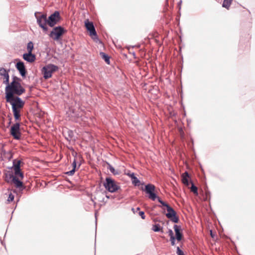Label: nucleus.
<instances>
[{
  "label": "nucleus",
  "instance_id": "obj_1",
  "mask_svg": "<svg viewBox=\"0 0 255 255\" xmlns=\"http://www.w3.org/2000/svg\"><path fill=\"white\" fill-rule=\"evenodd\" d=\"M5 99L6 102L9 103L12 106L15 119L16 120H19L20 117V113L23 108L24 102L18 97L11 95L10 93L7 94V96H5Z\"/></svg>",
  "mask_w": 255,
  "mask_h": 255
},
{
  "label": "nucleus",
  "instance_id": "obj_8",
  "mask_svg": "<svg viewBox=\"0 0 255 255\" xmlns=\"http://www.w3.org/2000/svg\"><path fill=\"white\" fill-rule=\"evenodd\" d=\"M64 29L61 26L55 27L50 34V36L54 40H57L64 33Z\"/></svg>",
  "mask_w": 255,
  "mask_h": 255
},
{
  "label": "nucleus",
  "instance_id": "obj_13",
  "mask_svg": "<svg viewBox=\"0 0 255 255\" xmlns=\"http://www.w3.org/2000/svg\"><path fill=\"white\" fill-rule=\"evenodd\" d=\"M23 58L25 61L29 63H32L35 60L36 57L35 55L33 54L32 53L27 52V53L23 54Z\"/></svg>",
  "mask_w": 255,
  "mask_h": 255
},
{
  "label": "nucleus",
  "instance_id": "obj_17",
  "mask_svg": "<svg viewBox=\"0 0 255 255\" xmlns=\"http://www.w3.org/2000/svg\"><path fill=\"white\" fill-rule=\"evenodd\" d=\"M154 190L155 186L153 185L149 184L145 186V191L147 194L151 193L154 192Z\"/></svg>",
  "mask_w": 255,
  "mask_h": 255
},
{
  "label": "nucleus",
  "instance_id": "obj_3",
  "mask_svg": "<svg viewBox=\"0 0 255 255\" xmlns=\"http://www.w3.org/2000/svg\"><path fill=\"white\" fill-rule=\"evenodd\" d=\"M158 201L160 203H161L162 206L166 208L167 213L166 214V216L167 218L169 219L174 223H178L179 219L178 217L176 216V213L174 210V209L165 202L162 201L160 198H158Z\"/></svg>",
  "mask_w": 255,
  "mask_h": 255
},
{
  "label": "nucleus",
  "instance_id": "obj_6",
  "mask_svg": "<svg viewBox=\"0 0 255 255\" xmlns=\"http://www.w3.org/2000/svg\"><path fill=\"white\" fill-rule=\"evenodd\" d=\"M35 16L37 19V22L43 30L45 31L47 30L46 24H47V19L45 14H41L39 12H35Z\"/></svg>",
  "mask_w": 255,
  "mask_h": 255
},
{
  "label": "nucleus",
  "instance_id": "obj_38",
  "mask_svg": "<svg viewBox=\"0 0 255 255\" xmlns=\"http://www.w3.org/2000/svg\"><path fill=\"white\" fill-rule=\"evenodd\" d=\"M132 210L133 211V212H134V209H133V208H132Z\"/></svg>",
  "mask_w": 255,
  "mask_h": 255
},
{
  "label": "nucleus",
  "instance_id": "obj_31",
  "mask_svg": "<svg viewBox=\"0 0 255 255\" xmlns=\"http://www.w3.org/2000/svg\"><path fill=\"white\" fill-rule=\"evenodd\" d=\"M139 215L141 217L142 219H144L145 218L144 213L143 211L139 212Z\"/></svg>",
  "mask_w": 255,
  "mask_h": 255
},
{
  "label": "nucleus",
  "instance_id": "obj_32",
  "mask_svg": "<svg viewBox=\"0 0 255 255\" xmlns=\"http://www.w3.org/2000/svg\"><path fill=\"white\" fill-rule=\"evenodd\" d=\"M75 169H74V168H73V169L71 170V171L67 172V174L69 175H72L75 173Z\"/></svg>",
  "mask_w": 255,
  "mask_h": 255
},
{
  "label": "nucleus",
  "instance_id": "obj_9",
  "mask_svg": "<svg viewBox=\"0 0 255 255\" xmlns=\"http://www.w3.org/2000/svg\"><path fill=\"white\" fill-rule=\"evenodd\" d=\"M59 13L58 11H55L51 14L47 19V24L51 27L55 25L59 20Z\"/></svg>",
  "mask_w": 255,
  "mask_h": 255
},
{
  "label": "nucleus",
  "instance_id": "obj_7",
  "mask_svg": "<svg viewBox=\"0 0 255 255\" xmlns=\"http://www.w3.org/2000/svg\"><path fill=\"white\" fill-rule=\"evenodd\" d=\"M85 25L87 30L89 32L90 36L93 39H97V35L93 22L87 19L85 21Z\"/></svg>",
  "mask_w": 255,
  "mask_h": 255
},
{
  "label": "nucleus",
  "instance_id": "obj_29",
  "mask_svg": "<svg viewBox=\"0 0 255 255\" xmlns=\"http://www.w3.org/2000/svg\"><path fill=\"white\" fill-rule=\"evenodd\" d=\"M177 254L178 255H184V253L180 249L179 247L177 248Z\"/></svg>",
  "mask_w": 255,
  "mask_h": 255
},
{
  "label": "nucleus",
  "instance_id": "obj_26",
  "mask_svg": "<svg viewBox=\"0 0 255 255\" xmlns=\"http://www.w3.org/2000/svg\"><path fill=\"white\" fill-rule=\"evenodd\" d=\"M191 191L193 192L194 194H197V188L193 184V183H192V186L191 187Z\"/></svg>",
  "mask_w": 255,
  "mask_h": 255
},
{
  "label": "nucleus",
  "instance_id": "obj_27",
  "mask_svg": "<svg viewBox=\"0 0 255 255\" xmlns=\"http://www.w3.org/2000/svg\"><path fill=\"white\" fill-rule=\"evenodd\" d=\"M7 74H8V73L6 72V71L4 69L1 68L0 69V75L3 76Z\"/></svg>",
  "mask_w": 255,
  "mask_h": 255
},
{
  "label": "nucleus",
  "instance_id": "obj_19",
  "mask_svg": "<svg viewBox=\"0 0 255 255\" xmlns=\"http://www.w3.org/2000/svg\"><path fill=\"white\" fill-rule=\"evenodd\" d=\"M100 55L102 56V57L103 58V59L105 60V62L109 64H110V59H109V57L104 52H101L100 53Z\"/></svg>",
  "mask_w": 255,
  "mask_h": 255
},
{
  "label": "nucleus",
  "instance_id": "obj_2",
  "mask_svg": "<svg viewBox=\"0 0 255 255\" xmlns=\"http://www.w3.org/2000/svg\"><path fill=\"white\" fill-rule=\"evenodd\" d=\"M20 81L19 79L16 77L13 79L12 82L8 84L5 88V96H7L9 93L11 95L15 94L19 96L25 92V89L21 85Z\"/></svg>",
  "mask_w": 255,
  "mask_h": 255
},
{
  "label": "nucleus",
  "instance_id": "obj_5",
  "mask_svg": "<svg viewBox=\"0 0 255 255\" xmlns=\"http://www.w3.org/2000/svg\"><path fill=\"white\" fill-rule=\"evenodd\" d=\"M58 70V67L53 64H48L42 69L43 77L45 79H48L52 76V73Z\"/></svg>",
  "mask_w": 255,
  "mask_h": 255
},
{
  "label": "nucleus",
  "instance_id": "obj_14",
  "mask_svg": "<svg viewBox=\"0 0 255 255\" xmlns=\"http://www.w3.org/2000/svg\"><path fill=\"white\" fill-rule=\"evenodd\" d=\"M174 229L175 232L176 239L178 241H180L182 238V234L180 232V227L176 225H175L174 226Z\"/></svg>",
  "mask_w": 255,
  "mask_h": 255
},
{
  "label": "nucleus",
  "instance_id": "obj_20",
  "mask_svg": "<svg viewBox=\"0 0 255 255\" xmlns=\"http://www.w3.org/2000/svg\"><path fill=\"white\" fill-rule=\"evenodd\" d=\"M233 0H224L223 3V6L229 8Z\"/></svg>",
  "mask_w": 255,
  "mask_h": 255
},
{
  "label": "nucleus",
  "instance_id": "obj_25",
  "mask_svg": "<svg viewBox=\"0 0 255 255\" xmlns=\"http://www.w3.org/2000/svg\"><path fill=\"white\" fill-rule=\"evenodd\" d=\"M132 182L135 185H137L139 183V180L135 176V175L131 178Z\"/></svg>",
  "mask_w": 255,
  "mask_h": 255
},
{
  "label": "nucleus",
  "instance_id": "obj_23",
  "mask_svg": "<svg viewBox=\"0 0 255 255\" xmlns=\"http://www.w3.org/2000/svg\"><path fill=\"white\" fill-rule=\"evenodd\" d=\"M149 198L151 200L154 201L156 198L158 199V197L156 195L154 192H152L149 194Z\"/></svg>",
  "mask_w": 255,
  "mask_h": 255
},
{
  "label": "nucleus",
  "instance_id": "obj_18",
  "mask_svg": "<svg viewBox=\"0 0 255 255\" xmlns=\"http://www.w3.org/2000/svg\"><path fill=\"white\" fill-rule=\"evenodd\" d=\"M162 228L159 224L153 225L152 227V230L154 232L161 231L162 232Z\"/></svg>",
  "mask_w": 255,
  "mask_h": 255
},
{
  "label": "nucleus",
  "instance_id": "obj_37",
  "mask_svg": "<svg viewBox=\"0 0 255 255\" xmlns=\"http://www.w3.org/2000/svg\"><path fill=\"white\" fill-rule=\"evenodd\" d=\"M139 210H140V208H139V207H137V208H136V210H137V211H139Z\"/></svg>",
  "mask_w": 255,
  "mask_h": 255
},
{
  "label": "nucleus",
  "instance_id": "obj_24",
  "mask_svg": "<svg viewBox=\"0 0 255 255\" xmlns=\"http://www.w3.org/2000/svg\"><path fill=\"white\" fill-rule=\"evenodd\" d=\"M108 169L114 175L118 174V172L115 170L114 168L112 165L109 164Z\"/></svg>",
  "mask_w": 255,
  "mask_h": 255
},
{
  "label": "nucleus",
  "instance_id": "obj_36",
  "mask_svg": "<svg viewBox=\"0 0 255 255\" xmlns=\"http://www.w3.org/2000/svg\"><path fill=\"white\" fill-rule=\"evenodd\" d=\"M11 175H12L9 174V177H8V175H7V174H6V176H5V180H7V181H9V179H10L9 178L10 176H11Z\"/></svg>",
  "mask_w": 255,
  "mask_h": 255
},
{
  "label": "nucleus",
  "instance_id": "obj_15",
  "mask_svg": "<svg viewBox=\"0 0 255 255\" xmlns=\"http://www.w3.org/2000/svg\"><path fill=\"white\" fill-rule=\"evenodd\" d=\"M10 179H12V182L15 184V186L17 188H19L22 186V182L19 181L16 177L13 175L10 176Z\"/></svg>",
  "mask_w": 255,
  "mask_h": 255
},
{
  "label": "nucleus",
  "instance_id": "obj_34",
  "mask_svg": "<svg viewBox=\"0 0 255 255\" xmlns=\"http://www.w3.org/2000/svg\"><path fill=\"white\" fill-rule=\"evenodd\" d=\"M170 241L171 243V245L174 246L175 245V238H172L170 239Z\"/></svg>",
  "mask_w": 255,
  "mask_h": 255
},
{
  "label": "nucleus",
  "instance_id": "obj_16",
  "mask_svg": "<svg viewBox=\"0 0 255 255\" xmlns=\"http://www.w3.org/2000/svg\"><path fill=\"white\" fill-rule=\"evenodd\" d=\"M189 174L188 172H185L182 175V181L183 184L188 186L189 185Z\"/></svg>",
  "mask_w": 255,
  "mask_h": 255
},
{
  "label": "nucleus",
  "instance_id": "obj_22",
  "mask_svg": "<svg viewBox=\"0 0 255 255\" xmlns=\"http://www.w3.org/2000/svg\"><path fill=\"white\" fill-rule=\"evenodd\" d=\"M3 83L5 84H7V85H8V84H9L8 74L3 76Z\"/></svg>",
  "mask_w": 255,
  "mask_h": 255
},
{
  "label": "nucleus",
  "instance_id": "obj_28",
  "mask_svg": "<svg viewBox=\"0 0 255 255\" xmlns=\"http://www.w3.org/2000/svg\"><path fill=\"white\" fill-rule=\"evenodd\" d=\"M125 174L130 177L131 179L134 176V174L133 173H131L129 171H128L127 172L125 171Z\"/></svg>",
  "mask_w": 255,
  "mask_h": 255
},
{
  "label": "nucleus",
  "instance_id": "obj_30",
  "mask_svg": "<svg viewBox=\"0 0 255 255\" xmlns=\"http://www.w3.org/2000/svg\"><path fill=\"white\" fill-rule=\"evenodd\" d=\"M14 199V195L11 193L9 194L7 201L8 202L12 201Z\"/></svg>",
  "mask_w": 255,
  "mask_h": 255
},
{
  "label": "nucleus",
  "instance_id": "obj_11",
  "mask_svg": "<svg viewBox=\"0 0 255 255\" xmlns=\"http://www.w3.org/2000/svg\"><path fill=\"white\" fill-rule=\"evenodd\" d=\"M20 161L18 160L16 163H14L13 168L16 178L20 177L21 179H22L23 175L20 171Z\"/></svg>",
  "mask_w": 255,
  "mask_h": 255
},
{
  "label": "nucleus",
  "instance_id": "obj_33",
  "mask_svg": "<svg viewBox=\"0 0 255 255\" xmlns=\"http://www.w3.org/2000/svg\"><path fill=\"white\" fill-rule=\"evenodd\" d=\"M169 235L170 236V239L172 238H174L173 235V233L171 230H169Z\"/></svg>",
  "mask_w": 255,
  "mask_h": 255
},
{
  "label": "nucleus",
  "instance_id": "obj_4",
  "mask_svg": "<svg viewBox=\"0 0 255 255\" xmlns=\"http://www.w3.org/2000/svg\"><path fill=\"white\" fill-rule=\"evenodd\" d=\"M104 186L110 192H115L119 188L117 183L114 180L109 177L106 178Z\"/></svg>",
  "mask_w": 255,
  "mask_h": 255
},
{
  "label": "nucleus",
  "instance_id": "obj_12",
  "mask_svg": "<svg viewBox=\"0 0 255 255\" xmlns=\"http://www.w3.org/2000/svg\"><path fill=\"white\" fill-rule=\"evenodd\" d=\"M16 68L22 77L25 76L26 70L24 63L22 62H17L16 64Z\"/></svg>",
  "mask_w": 255,
  "mask_h": 255
},
{
  "label": "nucleus",
  "instance_id": "obj_10",
  "mask_svg": "<svg viewBox=\"0 0 255 255\" xmlns=\"http://www.w3.org/2000/svg\"><path fill=\"white\" fill-rule=\"evenodd\" d=\"M19 128L20 125L19 123H16L11 127L10 134L15 139H18L21 136V134L19 131Z\"/></svg>",
  "mask_w": 255,
  "mask_h": 255
},
{
  "label": "nucleus",
  "instance_id": "obj_21",
  "mask_svg": "<svg viewBox=\"0 0 255 255\" xmlns=\"http://www.w3.org/2000/svg\"><path fill=\"white\" fill-rule=\"evenodd\" d=\"M33 49V43L31 41H30L27 43V50L28 52L32 53Z\"/></svg>",
  "mask_w": 255,
  "mask_h": 255
},
{
  "label": "nucleus",
  "instance_id": "obj_35",
  "mask_svg": "<svg viewBox=\"0 0 255 255\" xmlns=\"http://www.w3.org/2000/svg\"><path fill=\"white\" fill-rule=\"evenodd\" d=\"M72 165H73V168H74V169H75V168L76 166V162L75 160H74V161L73 162Z\"/></svg>",
  "mask_w": 255,
  "mask_h": 255
}]
</instances>
